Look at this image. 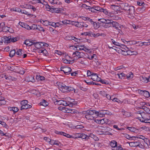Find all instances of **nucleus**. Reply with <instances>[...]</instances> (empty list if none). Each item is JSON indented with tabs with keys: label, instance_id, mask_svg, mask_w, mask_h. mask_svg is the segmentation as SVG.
I'll list each match as a JSON object with an SVG mask.
<instances>
[{
	"label": "nucleus",
	"instance_id": "nucleus-1",
	"mask_svg": "<svg viewBox=\"0 0 150 150\" xmlns=\"http://www.w3.org/2000/svg\"><path fill=\"white\" fill-rule=\"evenodd\" d=\"M55 133L57 134H60L62 135H63L64 136L67 137L68 138H80L81 134L80 133H76L74 134V136H71L70 135L66 134L63 132H59L57 131H55Z\"/></svg>",
	"mask_w": 150,
	"mask_h": 150
},
{
	"label": "nucleus",
	"instance_id": "nucleus-2",
	"mask_svg": "<svg viewBox=\"0 0 150 150\" xmlns=\"http://www.w3.org/2000/svg\"><path fill=\"white\" fill-rule=\"evenodd\" d=\"M84 54L82 52L78 51L74 52L72 54V60L75 61L80 58H83L84 57Z\"/></svg>",
	"mask_w": 150,
	"mask_h": 150
},
{
	"label": "nucleus",
	"instance_id": "nucleus-3",
	"mask_svg": "<svg viewBox=\"0 0 150 150\" xmlns=\"http://www.w3.org/2000/svg\"><path fill=\"white\" fill-rule=\"evenodd\" d=\"M95 112V110H88L86 112V115H85V117L88 120H94L95 117L94 115Z\"/></svg>",
	"mask_w": 150,
	"mask_h": 150
},
{
	"label": "nucleus",
	"instance_id": "nucleus-4",
	"mask_svg": "<svg viewBox=\"0 0 150 150\" xmlns=\"http://www.w3.org/2000/svg\"><path fill=\"white\" fill-rule=\"evenodd\" d=\"M139 114L141 116V117H139L140 118V120L142 122L147 123L150 118L149 115L148 114H145L144 112Z\"/></svg>",
	"mask_w": 150,
	"mask_h": 150
},
{
	"label": "nucleus",
	"instance_id": "nucleus-5",
	"mask_svg": "<svg viewBox=\"0 0 150 150\" xmlns=\"http://www.w3.org/2000/svg\"><path fill=\"white\" fill-rule=\"evenodd\" d=\"M127 11L128 17L131 19L134 18L135 9L133 6H130Z\"/></svg>",
	"mask_w": 150,
	"mask_h": 150
},
{
	"label": "nucleus",
	"instance_id": "nucleus-6",
	"mask_svg": "<svg viewBox=\"0 0 150 150\" xmlns=\"http://www.w3.org/2000/svg\"><path fill=\"white\" fill-rule=\"evenodd\" d=\"M59 110L65 113H76L77 111L74 109H69L65 107L60 106L58 108Z\"/></svg>",
	"mask_w": 150,
	"mask_h": 150
},
{
	"label": "nucleus",
	"instance_id": "nucleus-7",
	"mask_svg": "<svg viewBox=\"0 0 150 150\" xmlns=\"http://www.w3.org/2000/svg\"><path fill=\"white\" fill-rule=\"evenodd\" d=\"M28 101L27 100H22L21 102V110L27 109L30 108L32 107L31 105L28 104Z\"/></svg>",
	"mask_w": 150,
	"mask_h": 150
},
{
	"label": "nucleus",
	"instance_id": "nucleus-8",
	"mask_svg": "<svg viewBox=\"0 0 150 150\" xmlns=\"http://www.w3.org/2000/svg\"><path fill=\"white\" fill-rule=\"evenodd\" d=\"M34 45L35 47L38 49V50L43 48V47H47L49 46V45L48 44L42 42L34 43Z\"/></svg>",
	"mask_w": 150,
	"mask_h": 150
},
{
	"label": "nucleus",
	"instance_id": "nucleus-9",
	"mask_svg": "<svg viewBox=\"0 0 150 150\" xmlns=\"http://www.w3.org/2000/svg\"><path fill=\"white\" fill-rule=\"evenodd\" d=\"M1 40L0 42L2 45L4 42L5 44H7L9 43V37H7L6 36H4L1 38Z\"/></svg>",
	"mask_w": 150,
	"mask_h": 150
},
{
	"label": "nucleus",
	"instance_id": "nucleus-10",
	"mask_svg": "<svg viewBox=\"0 0 150 150\" xmlns=\"http://www.w3.org/2000/svg\"><path fill=\"white\" fill-rule=\"evenodd\" d=\"M61 71H63L65 74L68 75L70 74L71 69L68 67H63L61 68Z\"/></svg>",
	"mask_w": 150,
	"mask_h": 150
},
{
	"label": "nucleus",
	"instance_id": "nucleus-11",
	"mask_svg": "<svg viewBox=\"0 0 150 150\" xmlns=\"http://www.w3.org/2000/svg\"><path fill=\"white\" fill-rule=\"evenodd\" d=\"M138 92L140 94L143 95L146 98H148L150 96L149 93L147 91L139 90H138Z\"/></svg>",
	"mask_w": 150,
	"mask_h": 150
},
{
	"label": "nucleus",
	"instance_id": "nucleus-12",
	"mask_svg": "<svg viewBox=\"0 0 150 150\" xmlns=\"http://www.w3.org/2000/svg\"><path fill=\"white\" fill-rule=\"evenodd\" d=\"M59 89L62 92H68V86L64 84H61L59 86Z\"/></svg>",
	"mask_w": 150,
	"mask_h": 150
},
{
	"label": "nucleus",
	"instance_id": "nucleus-13",
	"mask_svg": "<svg viewBox=\"0 0 150 150\" xmlns=\"http://www.w3.org/2000/svg\"><path fill=\"white\" fill-rule=\"evenodd\" d=\"M70 100V101H68L69 103H67V105H68L69 106L71 107H73L74 105H76L77 104L76 101H74V100L73 99H71L70 97L67 98V100Z\"/></svg>",
	"mask_w": 150,
	"mask_h": 150
},
{
	"label": "nucleus",
	"instance_id": "nucleus-14",
	"mask_svg": "<svg viewBox=\"0 0 150 150\" xmlns=\"http://www.w3.org/2000/svg\"><path fill=\"white\" fill-rule=\"evenodd\" d=\"M106 113V112L104 110L99 111H95V114L98 117H103L105 115Z\"/></svg>",
	"mask_w": 150,
	"mask_h": 150
},
{
	"label": "nucleus",
	"instance_id": "nucleus-15",
	"mask_svg": "<svg viewBox=\"0 0 150 150\" xmlns=\"http://www.w3.org/2000/svg\"><path fill=\"white\" fill-rule=\"evenodd\" d=\"M91 78L92 80L95 81H99L100 80V78L98 76L97 74L95 73H93Z\"/></svg>",
	"mask_w": 150,
	"mask_h": 150
},
{
	"label": "nucleus",
	"instance_id": "nucleus-16",
	"mask_svg": "<svg viewBox=\"0 0 150 150\" xmlns=\"http://www.w3.org/2000/svg\"><path fill=\"white\" fill-rule=\"evenodd\" d=\"M56 102L58 105H62L64 106H67V102L64 100H57Z\"/></svg>",
	"mask_w": 150,
	"mask_h": 150
},
{
	"label": "nucleus",
	"instance_id": "nucleus-17",
	"mask_svg": "<svg viewBox=\"0 0 150 150\" xmlns=\"http://www.w3.org/2000/svg\"><path fill=\"white\" fill-rule=\"evenodd\" d=\"M19 69L18 67L14 65H12L10 66V71H13L14 72H18Z\"/></svg>",
	"mask_w": 150,
	"mask_h": 150
},
{
	"label": "nucleus",
	"instance_id": "nucleus-18",
	"mask_svg": "<svg viewBox=\"0 0 150 150\" xmlns=\"http://www.w3.org/2000/svg\"><path fill=\"white\" fill-rule=\"evenodd\" d=\"M38 53H42L43 55L46 56H47L48 54V53L47 51L44 48L38 50Z\"/></svg>",
	"mask_w": 150,
	"mask_h": 150
},
{
	"label": "nucleus",
	"instance_id": "nucleus-19",
	"mask_svg": "<svg viewBox=\"0 0 150 150\" xmlns=\"http://www.w3.org/2000/svg\"><path fill=\"white\" fill-rule=\"evenodd\" d=\"M140 80L143 82L147 83L149 81L148 78H147L144 76H141L139 77Z\"/></svg>",
	"mask_w": 150,
	"mask_h": 150
},
{
	"label": "nucleus",
	"instance_id": "nucleus-20",
	"mask_svg": "<svg viewBox=\"0 0 150 150\" xmlns=\"http://www.w3.org/2000/svg\"><path fill=\"white\" fill-rule=\"evenodd\" d=\"M129 49L128 48L127 50H123L120 49V52H121L122 54L124 55H127L128 54H130L131 51L128 50Z\"/></svg>",
	"mask_w": 150,
	"mask_h": 150
},
{
	"label": "nucleus",
	"instance_id": "nucleus-21",
	"mask_svg": "<svg viewBox=\"0 0 150 150\" xmlns=\"http://www.w3.org/2000/svg\"><path fill=\"white\" fill-rule=\"evenodd\" d=\"M19 24L23 28H24L28 30H29L30 26L26 23L20 22Z\"/></svg>",
	"mask_w": 150,
	"mask_h": 150
},
{
	"label": "nucleus",
	"instance_id": "nucleus-22",
	"mask_svg": "<svg viewBox=\"0 0 150 150\" xmlns=\"http://www.w3.org/2000/svg\"><path fill=\"white\" fill-rule=\"evenodd\" d=\"M63 25H67V24H71L73 23V21L69 20H65L62 21H60Z\"/></svg>",
	"mask_w": 150,
	"mask_h": 150
},
{
	"label": "nucleus",
	"instance_id": "nucleus-23",
	"mask_svg": "<svg viewBox=\"0 0 150 150\" xmlns=\"http://www.w3.org/2000/svg\"><path fill=\"white\" fill-rule=\"evenodd\" d=\"M62 9V8H52L51 12L52 13H59L61 12Z\"/></svg>",
	"mask_w": 150,
	"mask_h": 150
},
{
	"label": "nucleus",
	"instance_id": "nucleus-24",
	"mask_svg": "<svg viewBox=\"0 0 150 150\" xmlns=\"http://www.w3.org/2000/svg\"><path fill=\"white\" fill-rule=\"evenodd\" d=\"M129 145L131 147H136L139 145V142H135L129 143Z\"/></svg>",
	"mask_w": 150,
	"mask_h": 150
},
{
	"label": "nucleus",
	"instance_id": "nucleus-25",
	"mask_svg": "<svg viewBox=\"0 0 150 150\" xmlns=\"http://www.w3.org/2000/svg\"><path fill=\"white\" fill-rule=\"evenodd\" d=\"M130 6L127 3L122 4L121 6L122 8L125 10L127 11Z\"/></svg>",
	"mask_w": 150,
	"mask_h": 150
},
{
	"label": "nucleus",
	"instance_id": "nucleus-26",
	"mask_svg": "<svg viewBox=\"0 0 150 150\" xmlns=\"http://www.w3.org/2000/svg\"><path fill=\"white\" fill-rule=\"evenodd\" d=\"M112 27L114 28L115 29L117 30H120L119 29V24L118 23L116 22L112 21Z\"/></svg>",
	"mask_w": 150,
	"mask_h": 150
},
{
	"label": "nucleus",
	"instance_id": "nucleus-27",
	"mask_svg": "<svg viewBox=\"0 0 150 150\" xmlns=\"http://www.w3.org/2000/svg\"><path fill=\"white\" fill-rule=\"evenodd\" d=\"M19 13H21L22 14H25L28 16H29V15H31V14L30 13L23 9L21 10L20 9Z\"/></svg>",
	"mask_w": 150,
	"mask_h": 150
},
{
	"label": "nucleus",
	"instance_id": "nucleus-28",
	"mask_svg": "<svg viewBox=\"0 0 150 150\" xmlns=\"http://www.w3.org/2000/svg\"><path fill=\"white\" fill-rule=\"evenodd\" d=\"M110 146L112 147V149H114V147H115L117 146V143L116 141L112 140L110 143Z\"/></svg>",
	"mask_w": 150,
	"mask_h": 150
},
{
	"label": "nucleus",
	"instance_id": "nucleus-29",
	"mask_svg": "<svg viewBox=\"0 0 150 150\" xmlns=\"http://www.w3.org/2000/svg\"><path fill=\"white\" fill-rule=\"evenodd\" d=\"M126 76L127 79L128 80L132 79L134 77V75L132 73L130 72L127 74Z\"/></svg>",
	"mask_w": 150,
	"mask_h": 150
},
{
	"label": "nucleus",
	"instance_id": "nucleus-30",
	"mask_svg": "<svg viewBox=\"0 0 150 150\" xmlns=\"http://www.w3.org/2000/svg\"><path fill=\"white\" fill-rule=\"evenodd\" d=\"M49 30L51 33L52 34H56L58 33V32L57 30L54 29L51 27H49Z\"/></svg>",
	"mask_w": 150,
	"mask_h": 150
},
{
	"label": "nucleus",
	"instance_id": "nucleus-31",
	"mask_svg": "<svg viewBox=\"0 0 150 150\" xmlns=\"http://www.w3.org/2000/svg\"><path fill=\"white\" fill-rule=\"evenodd\" d=\"M27 79V81H31L32 82H34L35 81V80L34 78V76H30Z\"/></svg>",
	"mask_w": 150,
	"mask_h": 150
},
{
	"label": "nucleus",
	"instance_id": "nucleus-32",
	"mask_svg": "<svg viewBox=\"0 0 150 150\" xmlns=\"http://www.w3.org/2000/svg\"><path fill=\"white\" fill-rule=\"evenodd\" d=\"M18 40V37L12 38L11 36H10V42H14Z\"/></svg>",
	"mask_w": 150,
	"mask_h": 150
},
{
	"label": "nucleus",
	"instance_id": "nucleus-33",
	"mask_svg": "<svg viewBox=\"0 0 150 150\" xmlns=\"http://www.w3.org/2000/svg\"><path fill=\"white\" fill-rule=\"evenodd\" d=\"M122 114L125 116V117H129L131 115V113L125 111V110L122 111Z\"/></svg>",
	"mask_w": 150,
	"mask_h": 150
},
{
	"label": "nucleus",
	"instance_id": "nucleus-34",
	"mask_svg": "<svg viewBox=\"0 0 150 150\" xmlns=\"http://www.w3.org/2000/svg\"><path fill=\"white\" fill-rule=\"evenodd\" d=\"M136 102L142 105V106L140 107V108H144V105H145L146 104L145 102L142 101L139 102V100H137L136 101Z\"/></svg>",
	"mask_w": 150,
	"mask_h": 150
},
{
	"label": "nucleus",
	"instance_id": "nucleus-35",
	"mask_svg": "<svg viewBox=\"0 0 150 150\" xmlns=\"http://www.w3.org/2000/svg\"><path fill=\"white\" fill-rule=\"evenodd\" d=\"M111 41L113 44L118 47H119L120 45V43L115 41V40L113 39H111Z\"/></svg>",
	"mask_w": 150,
	"mask_h": 150
},
{
	"label": "nucleus",
	"instance_id": "nucleus-36",
	"mask_svg": "<svg viewBox=\"0 0 150 150\" xmlns=\"http://www.w3.org/2000/svg\"><path fill=\"white\" fill-rule=\"evenodd\" d=\"M40 103L41 105L44 106H47L48 105V103L44 100H43Z\"/></svg>",
	"mask_w": 150,
	"mask_h": 150
},
{
	"label": "nucleus",
	"instance_id": "nucleus-37",
	"mask_svg": "<svg viewBox=\"0 0 150 150\" xmlns=\"http://www.w3.org/2000/svg\"><path fill=\"white\" fill-rule=\"evenodd\" d=\"M102 146V144L101 143L99 142H96L94 145V147L96 149H99Z\"/></svg>",
	"mask_w": 150,
	"mask_h": 150
},
{
	"label": "nucleus",
	"instance_id": "nucleus-38",
	"mask_svg": "<svg viewBox=\"0 0 150 150\" xmlns=\"http://www.w3.org/2000/svg\"><path fill=\"white\" fill-rule=\"evenodd\" d=\"M44 7L47 11L51 12L52 8H51L48 4H47L45 5Z\"/></svg>",
	"mask_w": 150,
	"mask_h": 150
},
{
	"label": "nucleus",
	"instance_id": "nucleus-39",
	"mask_svg": "<svg viewBox=\"0 0 150 150\" xmlns=\"http://www.w3.org/2000/svg\"><path fill=\"white\" fill-rule=\"evenodd\" d=\"M89 137L83 134H81V138L83 139H89Z\"/></svg>",
	"mask_w": 150,
	"mask_h": 150
},
{
	"label": "nucleus",
	"instance_id": "nucleus-40",
	"mask_svg": "<svg viewBox=\"0 0 150 150\" xmlns=\"http://www.w3.org/2000/svg\"><path fill=\"white\" fill-rule=\"evenodd\" d=\"M70 38H71L70 39V40H74V41L77 42L79 43L80 42V40L79 39L77 38L76 37L73 36H71Z\"/></svg>",
	"mask_w": 150,
	"mask_h": 150
},
{
	"label": "nucleus",
	"instance_id": "nucleus-41",
	"mask_svg": "<svg viewBox=\"0 0 150 150\" xmlns=\"http://www.w3.org/2000/svg\"><path fill=\"white\" fill-rule=\"evenodd\" d=\"M36 79L40 80L41 81H43L45 80V78L43 76H41L39 75H36Z\"/></svg>",
	"mask_w": 150,
	"mask_h": 150
},
{
	"label": "nucleus",
	"instance_id": "nucleus-42",
	"mask_svg": "<svg viewBox=\"0 0 150 150\" xmlns=\"http://www.w3.org/2000/svg\"><path fill=\"white\" fill-rule=\"evenodd\" d=\"M18 110V109L16 107H13L10 108V111H12L14 112H16Z\"/></svg>",
	"mask_w": 150,
	"mask_h": 150
},
{
	"label": "nucleus",
	"instance_id": "nucleus-43",
	"mask_svg": "<svg viewBox=\"0 0 150 150\" xmlns=\"http://www.w3.org/2000/svg\"><path fill=\"white\" fill-rule=\"evenodd\" d=\"M117 76L120 79H122V77H125L126 76V75L122 73H120V74H117Z\"/></svg>",
	"mask_w": 150,
	"mask_h": 150
},
{
	"label": "nucleus",
	"instance_id": "nucleus-44",
	"mask_svg": "<svg viewBox=\"0 0 150 150\" xmlns=\"http://www.w3.org/2000/svg\"><path fill=\"white\" fill-rule=\"evenodd\" d=\"M33 3H41L43 4L45 1L43 0H33Z\"/></svg>",
	"mask_w": 150,
	"mask_h": 150
},
{
	"label": "nucleus",
	"instance_id": "nucleus-45",
	"mask_svg": "<svg viewBox=\"0 0 150 150\" xmlns=\"http://www.w3.org/2000/svg\"><path fill=\"white\" fill-rule=\"evenodd\" d=\"M24 44L28 46H30L32 44L29 40H26L24 42Z\"/></svg>",
	"mask_w": 150,
	"mask_h": 150
},
{
	"label": "nucleus",
	"instance_id": "nucleus-46",
	"mask_svg": "<svg viewBox=\"0 0 150 150\" xmlns=\"http://www.w3.org/2000/svg\"><path fill=\"white\" fill-rule=\"evenodd\" d=\"M41 22L44 25L47 26L49 25V21H43L42 20L41 21Z\"/></svg>",
	"mask_w": 150,
	"mask_h": 150
},
{
	"label": "nucleus",
	"instance_id": "nucleus-47",
	"mask_svg": "<svg viewBox=\"0 0 150 150\" xmlns=\"http://www.w3.org/2000/svg\"><path fill=\"white\" fill-rule=\"evenodd\" d=\"M112 150H123V148H122L121 145L118 146L117 145L114 149H112Z\"/></svg>",
	"mask_w": 150,
	"mask_h": 150
},
{
	"label": "nucleus",
	"instance_id": "nucleus-48",
	"mask_svg": "<svg viewBox=\"0 0 150 150\" xmlns=\"http://www.w3.org/2000/svg\"><path fill=\"white\" fill-rule=\"evenodd\" d=\"M127 129L129 130L130 131L134 132L136 133V132L137 131L136 129L134 127H128L127 128Z\"/></svg>",
	"mask_w": 150,
	"mask_h": 150
},
{
	"label": "nucleus",
	"instance_id": "nucleus-49",
	"mask_svg": "<svg viewBox=\"0 0 150 150\" xmlns=\"http://www.w3.org/2000/svg\"><path fill=\"white\" fill-rule=\"evenodd\" d=\"M23 53V52L22 51V50L21 49H19L16 52V54L21 56L22 54Z\"/></svg>",
	"mask_w": 150,
	"mask_h": 150
},
{
	"label": "nucleus",
	"instance_id": "nucleus-50",
	"mask_svg": "<svg viewBox=\"0 0 150 150\" xmlns=\"http://www.w3.org/2000/svg\"><path fill=\"white\" fill-rule=\"evenodd\" d=\"M0 77L2 78H4L6 80H9V78L8 75L6 74H4L0 75Z\"/></svg>",
	"mask_w": 150,
	"mask_h": 150
},
{
	"label": "nucleus",
	"instance_id": "nucleus-51",
	"mask_svg": "<svg viewBox=\"0 0 150 150\" xmlns=\"http://www.w3.org/2000/svg\"><path fill=\"white\" fill-rule=\"evenodd\" d=\"M37 25L35 24H33L31 26H30V28H29V30H35V29H37Z\"/></svg>",
	"mask_w": 150,
	"mask_h": 150
},
{
	"label": "nucleus",
	"instance_id": "nucleus-52",
	"mask_svg": "<svg viewBox=\"0 0 150 150\" xmlns=\"http://www.w3.org/2000/svg\"><path fill=\"white\" fill-rule=\"evenodd\" d=\"M16 51L15 50H12L10 51V57H13L15 54Z\"/></svg>",
	"mask_w": 150,
	"mask_h": 150
},
{
	"label": "nucleus",
	"instance_id": "nucleus-53",
	"mask_svg": "<svg viewBox=\"0 0 150 150\" xmlns=\"http://www.w3.org/2000/svg\"><path fill=\"white\" fill-rule=\"evenodd\" d=\"M78 45H76V46H70L71 47H72V49L74 50H81L80 47H78Z\"/></svg>",
	"mask_w": 150,
	"mask_h": 150
},
{
	"label": "nucleus",
	"instance_id": "nucleus-54",
	"mask_svg": "<svg viewBox=\"0 0 150 150\" xmlns=\"http://www.w3.org/2000/svg\"><path fill=\"white\" fill-rule=\"evenodd\" d=\"M90 137L93 138L95 141H98L99 140L98 137L93 134H91Z\"/></svg>",
	"mask_w": 150,
	"mask_h": 150
},
{
	"label": "nucleus",
	"instance_id": "nucleus-55",
	"mask_svg": "<svg viewBox=\"0 0 150 150\" xmlns=\"http://www.w3.org/2000/svg\"><path fill=\"white\" fill-rule=\"evenodd\" d=\"M2 28L3 31L4 32H6L7 31H9V28L8 27L4 26L2 27Z\"/></svg>",
	"mask_w": 150,
	"mask_h": 150
},
{
	"label": "nucleus",
	"instance_id": "nucleus-56",
	"mask_svg": "<svg viewBox=\"0 0 150 150\" xmlns=\"http://www.w3.org/2000/svg\"><path fill=\"white\" fill-rule=\"evenodd\" d=\"M119 47L121 48V49H122L123 50H127L128 48L126 46H125V45H123L120 44Z\"/></svg>",
	"mask_w": 150,
	"mask_h": 150
},
{
	"label": "nucleus",
	"instance_id": "nucleus-57",
	"mask_svg": "<svg viewBox=\"0 0 150 150\" xmlns=\"http://www.w3.org/2000/svg\"><path fill=\"white\" fill-rule=\"evenodd\" d=\"M94 8H95V9L96 11V12H97V11H99L100 12H101L102 9V8L99 6H94Z\"/></svg>",
	"mask_w": 150,
	"mask_h": 150
},
{
	"label": "nucleus",
	"instance_id": "nucleus-58",
	"mask_svg": "<svg viewBox=\"0 0 150 150\" xmlns=\"http://www.w3.org/2000/svg\"><path fill=\"white\" fill-rule=\"evenodd\" d=\"M137 4L139 6H143L144 3V2L142 0H139L137 2Z\"/></svg>",
	"mask_w": 150,
	"mask_h": 150
},
{
	"label": "nucleus",
	"instance_id": "nucleus-59",
	"mask_svg": "<svg viewBox=\"0 0 150 150\" xmlns=\"http://www.w3.org/2000/svg\"><path fill=\"white\" fill-rule=\"evenodd\" d=\"M96 133L99 134H105V132L100 130H99L96 131Z\"/></svg>",
	"mask_w": 150,
	"mask_h": 150
},
{
	"label": "nucleus",
	"instance_id": "nucleus-60",
	"mask_svg": "<svg viewBox=\"0 0 150 150\" xmlns=\"http://www.w3.org/2000/svg\"><path fill=\"white\" fill-rule=\"evenodd\" d=\"M135 137L137 138L142 139L144 140L145 139H146V138L144 136L142 135H138Z\"/></svg>",
	"mask_w": 150,
	"mask_h": 150
},
{
	"label": "nucleus",
	"instance_id": "nucleus-61",
	"mask_svg": "<svg viewBox=\"0 0 150 150\" xmlns=\"http://www.w3.org/2000/svg\"><path fill=\"white\" fill-rule=\"evenodd\" d=\"M124 68V67L123 65H121L120 66L117 67H116L114 69L115 71H117L120 70Z\"/></svg>",
	"mask_w": 150,
	"mask_h": 150
},
{
	"label": "nucleus",
	"instance_id": "nucleus-62",
	"mask_svg": "<svg viewBox=\"0 0 150 150\" xmlns=\"http://www.w3.org/2000/svg\"><path fill=\"white\" fill-rule=\"evenodd\" d=\"M81 6L82 7L84 8L87 9H88L89 10L90 8L91 7L89 6H87L86 4H82Z\"/></svg>",
	"mask_w": 150,
	"mask_h": 150
},
{
	"label": "nucleus",
	"instance_id": "nucleus-63",
	"mask_svg": "<svg viewBox=\"0 0 150 150\" xmlns=\"http://www.w3.org/2000/svg\"><path fill=\"white\" fill-rule=\"evenodd\" d=\"M89 10L93 13H97V12L96 11L94 6L92 7H91L90 8V9Z\"/></svg>",
	"mask_w": 150,
	"mask_h": 150
},
{
	"label": "nucleus",
	"instance_id": "nucleus-64",
	"mask_svg": "<svg viewBox=\"0 0 150 150\" xmlns=\"http://www.w3.org/2000/svg\"><path fill=\"white\" fill-rule=\"evenodd\" d=\"M144 110L147 113V114H150V110L149 108H147L146 107H144V108H143Z\"/></svg>",
	"mask_w": 150,
	"mask_h": 150
}]
</instances>
